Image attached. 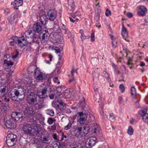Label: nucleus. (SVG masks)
Returning <instances> with one entry per match:
<instances>
[{"mask_svg":"<svg viewBox=\"0 0 148 148\" xmlns=\"http://www.w3.org/2000/svg\"><path fill=\"white\" fill-rule=\"evenodd\" d=\"M62 28L63 30H65L66 29H67L66 28V27L65 26L64 24L62 25Z\"/></svg>","mask_w":148,"mask_h":148,"instance_id":"obj_64","label":"nucleus"},{"mask_svg":"<svg viewBox=\"0 0 148 148\" xmlns=\"http://www.w3.org/2000/svg\"><path fill=\"white\" fill-rule=\"evenodd\" d=\"M51 129L52 130H55L56 129V126L55 125H53L51 127Z\"/></svg>","mask_w":148,"mask_h":148,"instance_id":"obj_57","label":"nucleus"},{"mask_svg":"<svg viewBox=\"0 0 148 148\" xmlns=\"http://www.w3.org/2000/svg\"><path fill=\"white\" fill-rule=\"evenodd\" d=\"M12 41L10 42H14L16 44L20 46L21 48L26 45L27 44V40L25 37L22 36L20 37L17 36H13L11 38Z\"/></svg>","mask_w":148,"mask_h":148,"instance_id":"obj_4","label":"nucleus"},{"mask_svg":"<svg viewBox=\"0 0 148 148\" xmlns=\"http://www.w3.org/2000/svg\"><path fill=\"white\" fill-rule=\"evenodd\" d=\"M23 130L25 134L33 136L38 135L41 132V128L38 124H26L22 127Z\"/></svg>","mask_w":148,"mask_h":148,"instance_id":"obj_1","label":"nucleus"},{"mask_svg":"<svg viewBox=\"0 0 148 148\" xmlns=\"http://www.w3.org/2000/svg\"><path fill=\"white\" fill-rule=\"evenodd\" d=\"M145 46L147 47L148 46V41H147L145 43L144 45L143 46V47L145 48Z\"/></svg>","mask_w":148,"mask_h":148,"instance_id":"obj_60","label":"nucleus"},{"mask_svg":"<svg viewBox=\"0 0 148 148\" xmlns=\"http://www.w3.org/2000/svg\"><path fill=\"white\" fill-rule=\"evenodd\" d=\"M7 91V90L5 87L3 88L0 90V97H3Z\"/></svg>","mask_w":148,"mask_h":148,"instance_id":"obj_32","label":"nucleus"},{"mask_svg":"<svg viewBox=\"0 0 148 148\" xmlns=\"http://www.w3.org/2000/svg\"><path fill=\"white\" fill-rule=\"evenodd\" d=\"M54 82L56 83H57L58 84H59L60 83V82L58 81V78L57 77H55L53 79Z\"/></svg>","mask_w":148,"mask_h":148,"instance_id":"obj_49","label":"nucleus"},{"mask_svg":"<svg viewBox=\"0 0 148 148\" xmlns=\"http://www.w3.org/2000/svg\"><path fill=\"white\" fill-rule=\"evenodd\" d=\"M131 94L133 98L134 99H136V92L135 88L134 87H132L131 89Z\"/></svg>","mask_w":148,"mask_h":148,"instance_id":"obj_30","label":"nucleus"},{"mask_svg":"<svg viewBox=\"0 0 148 148\" xmlns=\"http://www.w3.org/2000/svg\"><path fill=\"white\" fill-rule=\"evenodd\" d=\"M147 109L139 111V113L142 116L143 121L146 123H148V113H147Z\"/></svg>","mask_w":148,"mask_h":148,"instance_id":"obj_18","label":"nucleus"},{"mask_svg":"<svg viewBox=\"0 0 148 148\" xmlns=\"http://www.w3.org/2000/svg\"><path fill=\"white\" fill-rule=\"evenodd\" d=\"M134 130L131 126L129 127L127 130V133L130 135H132L133 134Z\"/></svg>","mask_w":148,"mask_h":148,"instance_id":"obj_38","label":"nucleus"},{"mask_svg":"<svg viewBox=\"0 0 148 148\" xmlns=\"http://www.w3.org/2000/svg\"><path fill=\"white\" fill-rule=\"evenodd\" d=\"M52 89L50 86H46L44 88H39L37 90V93L39 98L41 99H44L48 96L50 99L54 98L55 96V93L50 95Z\"/></svg>","mask_w":148,"mask_h":148,"instance_id":"obj_3","label":"nucleus"},{"mask_svg":"<svg viewBox=\"0 0 148 148\" xmlns=\"http://www.w3.org/2000/svg\"><path fill=\"white\" fill-rule=\"evenodd\" d=\"M26 90L21 87H17L11 91V97L12 100L19 101L23 100L25 97Z\"/></svg>","mask_w":148,"mask_h":148,"instance_id":"obj_2","label":"nucleus"},{"mask_svg":"<svg viewBox=\"0 0 148 148\" xmlns=\"http://www.w3.org/2000/svg\"><path fill=\"white\" fill-rule=\"evenodd\" d=\"M123 52H125L126 55V56L127 57V59L128 60L127 64L128 65H130V64L131 63V62L132 61V59L131 58L129 57H128V53H127L126 51L124 49H123Z\"/></svg>","mask_w":148,"mask_h":148,"instance_id":"obj_35","label":"nucleus"},{"mask_svg":"<svg viewBox=\"0 0 148 148\" xmlns=\"http://www.w3.org/2000/svg\"><path fill=\"white\" fill-rule=\"evenodd\" d=\"M47 114L51 116H53L54 115V112L52 110H48L47 111Z\"/></svg>","mask_w":148,"mask_h":148,"instance_id":"obj_42","label":"nucleus"},{"mask_svg":"<svg viewBox=\"0 0 148 148\" xmlns=\"http://www.w3.org/2000/svg\"><path fill=\"white\" fill-rule=\"evenodd\" d=\"M121 34L123 38L127 41H128V33L127 29L122 25L121 30Z\"/></svg>","mask_w":148,"mask_h":148,"instance_id":"obj_21","label":"nucleus"},{"mask_svg":"<svg viewBox=\"0 0 148 148\" xmlns=\"http://www.w3.org/2000/svg\"><path fill=\"white\" fill-rule=\"evenodd\" d=\"M11 58L12 57H11L9 54H7L5 56H4V60L5 59H10V58Z\"/></svg>","mask_w":148,"mask_h":148,"instance_id":"obj_50","label":"nucleus"},{"mask_svg":"<svg viewBox=\"0 0 148 148\" xmlns=\"http://www.w3.org/2000/svg\"><path fill=\"white\" fill-rule=\"evenodd\" d=\"M78 114L80 116V118L78 119L77 123L78 124H79L80 125H82L86 119L88 113L87 112L84 113L83 112H78L77 114Z\"/></svg>","mask_w":148,"mask_h":148,"instance_id":"obj_12","label":"nucleus"},{"mask_svg":"<svg viewBox=\"0 0 148 148\" xmlns=\"http://www.w3.org/2000/svg\"><path fill=\"white\" fill-rule=\"evenodd\" d=\"M73 122V121H72L70 120L68 124L64 127V129L66 130H67L70 129Z\"/></svg>","mask_w":148,"mask_h":148,"instance_id":"obj_37","label":"nucleus"},{"mask_svg":"<svg viewBox=\"0 0 148 148\" xmlns=\"http://www.w3.org/2000/svg\"><path fill=\"white\" fill-rule=\"evenodd\" d=\"M61 86H58L56 88V89L54 90V93L55 94V97H59L62 95V94L60 92L61 90Z\"/></svg>","mask_w":148,"mask_h":148,"instance_id":"obj_27","label":"nucleus"},{"mask_svg":"<svg viewBox=\"0 0 148 148\" xmlns=\"http://www.w3.org/2000/svg\"><path fill=\"white\" fill-rule=\"evenodd\" d=\"M24 112L25 115L27 114L29 116H33L36 119H38L41 115L39 113L37 112L34 110L32 107H25L24 110Z\"/></svg>","mask_w":148,"mask_h":148,"instance_id":"obj_5","label":"nucleus"},{"mask_svg":"<svg viewBox=\"0 0 148 148\" xmlns=\"http://www.w3.org/2000/svg\"><path fill=\"white\" fill-rule=\"evenodd\" d=\"M96 137L92 136L89 138L85 143V147L86 148H91L96 143Z\"/></svg>","mask_w":148,"mask_h":148,"instance_id":"obj_14","label":"nucleus"},{"mask_svg":"<svg viewBox=\"0 0 148 148\" xmlns=\"http://www.w3.org/2000/svg\"><path fill=\"white\" fill-rule=\"evenodd\" d=\"M4 63L5 64H6L8 66L10 67L12 66L14 64L13 62L10 60V59L4 60Z\"/></svg>","mask_w":148,"mask_h":148,"instance_id":"obj_31","label":"nucleus"},{"mask_svg":"<svg viewBox=\"0 0 148 148\" xmlns=\"http://www.w3.org/2000/svg\"><path fill=\"white\" fill-rule=\"evenodd\" d=\"M32 28L36 33H40L42 30V28L40 24L38 23H36L34 24Z\"/></svg>","mask_w":148,"mask_h":148,"instance_id":"obj_19","label":"nucleus"},{"mask_svg":"<svg viewBox=\"0 0 148 148\" xmlns=\"http://www.w3.org/2000/svg\"><path fill=\"white\" fill-rule=\"evenodd\" d=\"M47 15L49 20L51 21H53L56 17L57 13L54 10H50L48 11Z\"/></svg>","mask_w":148,"mask_h":148,"instance_id":"obj_16","label":"nucleus"},{"mask_svg":"<svg viewBox=\"0 0 148 148\" xmlns=\"http://www.w3.org/2000/svg\"><path fill=\"white\" fill-rule=\"evenodd\" d=\"M111 14V11L109 10L108 9H107L106 10L105 12V15L106 16H108L109 15Z\"/></svg>","mask_w":148,"mask_h":148,"instance_id":"obj_46","label":"nucleus"},{"mask_svg":"<svg viewBox=\"0 0 148 148\" xmlns=\"http://www.w3.org/2000/svg\"><path fill=\"white\" fill-rule=\"evenodd\" d=\"M38 95L32 92L30 93L29 92L27 94V101L28 103L31 105H34L37 102Z\"/></svg>","mask_w":148,"mask_h":148,"instance_id":"obj_9","label":"nucleus"},{"mask_svg":"<svg viewBox=\"0 0 148 148\" xmlns=\"http://www.w3.org/2000/svg\"><path fill=\"white\" fill-rule=\"evenodd\" d=\"M23 4V1L22 0H15L11 3L12 5L15 6L14 8L16 10H18V7L22 5Z\"/></svg>","mask_w":148,"mask_h":148,"instance_id":"obj_24","label":"nucleus"},{"mask_svg":"<svg viewBox=\"0 0 148 148\" xmlns=\"http://www.w3.org/2000/svg\"><path fill=\"white\" fill-rule=\"evenodd\" d=\"M56 121V120L53 118L50 117L47 120V122L49 125H51L54 123Z\"/></svg>","mask_w":148,"mask_h":148,"instance_id":"obj_39","label":"nucleus"},{"mask_svg":"<svg viewBox=\"0 0 148 148\" xmlns=\"http://www.w3.org/2000/svg\"><path fill=\"white\" fill-rule=\"evenodd\" d=\"M53 106L59 112L63 111L66 108L65 103L62 100L54 102Z\"/></svg>","mask_w":148,"mask_h":148,"instance_id":"obj_10","label":"nucleus"},{"mask_svg":"<svg viewBox=\"0 0 148 148\" xmlns=\"http://www.w3.org/2000/svg\"><path fill=\"white\" fill-rule=\"evenodd\" d=\"M69 18L70 19V21L74 23L75 22V20L73 19L71 17H69Z\"/></svg>","mask_w":148,"mask_h":148,"instance_id":"obj_62","label":"nucleus"},{"mask_svg":"<svg viewBox=\"0 0 148 148\" xmlns=\"http://www.w3.org/2000/svg\"><path fill=\"white\" fill-rule=\"evenodd\" d=\"M0 108L1 111H5L6 110V108L4 105H2L0 106Z\"/></svg>","mask_w":148,"mask_h":148,"instance_id":"obj_48","label":"nucleus"},{"mask_svg":"<svg viewBox=\"0 0 148 148\" xmlns=\"http://www.w3.org/2000/svg\"><path fill=\"white\" fill-rule=\"evenodd\" d=\"M53 57V56L51 54H50L49 55V60L50 62H51L52 61V60Z\"/></svg>","mask_w":148,"mask_h":148,"instance_id":"obj_55","label":"nucleus"},{"mask_svg":"<svg viewBox=\"0 0 148 148\" xmlns=\"http://www.w3.org/2000/svg\"><path fill=\"white\" fill-rule=\"evenodd\" d=\"M26 37H30L33 39L34 42H36L39 37L38 35L36 34V32L32 28H29L25 33Z\"/></svg>","mask_w":148,"mask_h":148,"instance_id":"obj_6","label":"nucleus"},{"mask_svg":"<svg viewBox=\"0 0 148 148\" xmlns=\"http://www.w3.org/2000/svg\"><path fill=\"white\" fill-rule=\"evenodd\" d=\"M12 15L10 16H8V20L9 22L11 24H13L16 19V18L18 16L19 17L21 16V15L17 12H14L13 14V16Z\"/></svg>","mask_w":148,"mask_h":148,"instance_id":"obj_17","label":"nucleus"},{"mask_svg":"<svg viewBox=\"0 0 148 148\" xmlns=\"http://www.w3.org/2000/svg\"><path fill=\"white\" fill-rule=\"evenodd\" d=\"M145 64L144 62H140V65L141 66H143L145 65Z\"/></svg>","mask_w":148,"mask_h":148,"instance_id":"obj_61","label":"nucleus"},{"mask_svg":"<svg viewBox=\"0 0 148 148\" xmlns=\"http://www.w3.org/2000/svg\"><path fill=\"white\" fill-rule=\"evenodd\" d=\"M112 65L113 67V69L114 70V71L115 70L118 69V67L117 65H116L114 63L112 64Z\"/></svg>","mask_w":148,"mask_h":148,"instance_id":"obj_52","label":"nucleus"},{"mask_svg":"<svg viewBox=\"0 0 148 148\" xmlns=\"http://www.w3.org/2000/svg\"><path fill=\"white\" fill-rule=\"evenodd\" d=\"M85 99L84 97H83L82 99L80 101V105L82 106L83 108V110H84L85 111H88V106L86 105L85 103Z\"/></svg>","mask_w":148,"mask_h":148,"instance_id":"obj_29","label":"nucleus"},{"mask_svg":"<svg viewBox=\"0 0 148 148\" xmlns=\"http://www.w3.org/2000/svg\"><path fill=\"white\" fill-rule=\"evenodd\" d=\"M11 118L12 120L18 122H21L23 120L22 114L19 112H12L11 114Z\"/></svg>","mask_w":148,"mask_h":148,"instance_id":"obj_11","label":"nucleus"},{"mask_svg":"<svg viewBox=\"0 0 148 148\" xmlns=\"http://www.w3.org/2000/svg\"><path fill=\"white\" fill-rule=\"evenodd\" d=\"M139 9L140 10L138 12V14L140 16H143L145 15V13L147 11L146 8L143 6H141L139 7Z\"/></svg>","mask_w":148,"mask_h":148,"instance_id":"obj_22","label":"nucleus"},{"mask_svg":"<svg viewBox=\"0 0 148 148\" xmlns=\"http://www.w3.org/2000/svg\"><path fill=\"white\" fill-rule=\"evenodd\" d=\"M90 37L91 40L92 42L94 41L95 40V35L94 32H92L91 33Z\"/></svg>","mask_w":148,"mask_h":148,"instance_id":"obj_47","label":"nucleus"},{"mask_svg":"<svg viewBox=\"0 0 148 148\" xmlns=\"http://www.w3.org/2000/svg\"><path fill=\"white\" fill-rule=\"evenodd\" d=\"M43 99H41L38 100V102L36 103L35 105V108L37 110H39L42 108L44 107V101Z\"/></svg>","mask_w":148,"mask_h":148,"instance_id":"obj_26","label":"nucleus"},{"mask_svg":"<svg viewBox=\"0 0 148 148\" xmlns=\"http://www.w3.org/2000/svg\"><path fill=\"white\" fill-rule=\"evenodd\" d=\"M103 74L105 77L106 79L108 82L110 83V86H111L110 83V80L108 74L106 71H104L103 73Z\"/></svg>","mask_w":148,"mask_h":148,"instance_id":"obj_33","label":"nucleus"},{"mask_svg":"<svg viewBox=\"0 0 148 148\" xmlns=\"http://www.w3.org/2000/svg\"><path fill=\"white\" fill-rule=\"evenodd\" d=\"M49 138L48 137L45 136L43 138V141L45 143H49Z\"/></svg>","mask_w":148,"mask_h":148,"instance_id":"obj_44","label":"nucleus"},{"mask_svg":"<svg viewBox=\"0 0 148 148\" xmlns=\"http://www.w3.org/2000/svg\"><path fill=\"white\" fill-rule=\"evenodd\" d=\"M12 119H9L5 121V124L7 127L9 128H14L15 127L14 123Z\"/></svg>","mask_w":148,"mask_h":148,"instance_id":"obj_20","label":"nucleus"},{"mask_svg":"<svg viewBox=\"0 0 148 148\" xmlns=\"http://www.w3.org/2000/svg\"><path fill=\"white\" fill-rule=\"evenodd\" d=\"M118 99L119 101V103L120 104L122 103L123 101V99L122 97L121 96L119 97L118 98Z\"/></svg>","mask_w":148,"mask_h":148,"instance_id":"obj_51","label":"nucleus"},{"mask_svg":"<svg viewBox=\"0 0 148 148\" xmlns=\"http://www.w3.org/2000/svg\"><path fill=\"white\" fill-rule=\"evenodd\" d=\"M10 12V10L9 9H6L4 11V13L5 14H7Z\"/></svg>","mask_w":148,"mask_h":148,"instance_id":"obj_54","label":"nucleus"},{"mask_svg":"<svg viewBox=\"0 0 148 148\" xmlns=\"http://www.w3.org/2000/svg\"><path fill=\"white\" fill-rule=\"evenodd\" d=\"M71 148H83V147H77L76 146H75L73 145H71Z\"/></svg>","mask_w":148,"mask_h":148,"instance_id":"obj_58","label":"nucleus"},{"mask_svg":"<svg viewBox=\"0 0 148 148\" xmlns=\"http://www.w3.org/2000/svg\"><path fill=\"white\" fill-rule=\"evenodd\" d=\"M3 98L4 99V101H10V99L9 97L7 98L6 97H3Z\"/></svg>","mask_w":148,"mask_h":148,"instance_id":"obj_56","label":"nucleus"},{"mask_svg":"<svg viewBox=\"0 0 148 148\" xmlns=\"http://www.w3.org/2000/svg\"><path fill=\"white\" fill-rule=\"evenodd\" d=\"M118 40L116 37H114L112 35V47L115 48L118 46Z\"/></svg>","mask_w":148,"mask_h":148,"instance_id":"obj_28","label":"nucleus"},{"mask_svg":"<svg viewBox=\"0 0 148 148\" xmlns=\"http://www.w3.org/2000/svg\"><path fill=\"white\" fill-rule=\"evenodd\" d=\"M100 10L98 11L96 13V14L95 17V19L96 21H98L100 17Z\"/></svg>","mask_w":148,"mask_h":148,"instance_id":"obj_40","label":"nucleus"},{"mask_svg":"<svg viewBox=\"0 0 148 148\" xmlns=\"http://www.w3.org/2000/svg\"><path fill=\"white\" fill-rule=\"evenodd\" d=\"M70 91L69 90H66L64 92V94L65 97H69L70 96Z\"/></svg>","mask_w":148,"mask_h":148,"instance_id":"obj_41","label":"nucleus"},{"mask_svg":"<svg viewBox=\"0 0 148 148\" xmlns=\"http://www.w3.org/2000/svg\"><path fill=\"white\" fill-rule=\"evenodd\" d=\"M17 140L16 136L12 133L8 134L6 137V143L9 147L14 146Z\"/></svg>","mask_w":148,"mask_h":148,"instance_id":"obj_7","label":"nucleus"},{"mask_svg":"<svg viewBox=\"0 0 148 148\" xmlns=\"http://www.w3.org/2000/svg\"><path fill=\"white\" fill-rule=\"evenodd\" d=\"M75 70L74 69V67L72 68V69L71 71V74L72 75V77L73 76V73L74 72H75Z\"/></svg>","mask_w":148,"mask_h":148,"instance_id":"obj_59","label":"nucleus"},{"mask_svg":"<svg viewBox=\"0 0 148 148\" xmlns=\"http://www.w3.org/2000/svg\"><path fill=\"white\" fill-rule=\"evenodd\" d=\"M89 38V36H86L84 35H84L81 36V38L82 41H83L85 39Z\"/></svg>","mask_w":148,"mask_h":148,"instance_id":"obj_45","label":"nucleus"},{"mask_svg":"<svg viewBox=\"0 0 148 148\" xmlns=\"http://www.w3.org/2000/svg\"><path fill=\"white\" fill-rule=\"evenodd\" d=\"M114 71L115 74H119L120 73V72L118 69L115 70Z\"/></svg>","mask_w":148,"mask_h":148,"instance_id":"obj_63","label":"nucleus"},{"mask_svg":"<svg viewBox=\"0 0 148 148\" xmlns=\"http://www.w3.org/2000/svg\"><path fill=\"white\" fill-rule=\"evenodd\" d=\"M74 2L73 0H68V4L70 5L71 8L70 9V11L73 12L75 8V5L73 3Z\"/></svg>","mask_w":148,"mask_h":148,"instance_id":"obj_34","label":"nucleus"},{"mask_svg":"<svg viewBox=\"0 0 148 148\" xmlns=\"http://www.w3.org/2000/svg\"><path fill=\"white\" fill-rule=\"evenodd\" d=\"M92 132L94 133H97L99 132L100 129L98 125L96 123L92 124L91 125Z\"/></svg>","mask_w":148,"mask_h":148,"instance_id":"obj_25","label":"nucleus"},{"mask_svg":"<svg viewBox=\"0 0 148 148\" xmlns=\"http://www.w3.org/2000/svg\"><path fill=\"white\" fill-rule=\"evenodd\" d=\"M40 20L42 25H45L47 23V22L48 20V18L45 14L44 12V13L40 14Z\"/></svg>","mask_w":148,"mask_h":148,"instance_id":"obj_23","label":"nucleus"},{"mask_svg":"<svg viewBox=\"0 0 148 148\" xmlns=\"http://www.w3.org/2000/svg\"><path fill=\"white\" fill-rule=\"evenodd\" d=\"M19 54V53L17 50H15L12 54V58L13 59H16L18 57Z\"/></svg>","mask_w":148,"mask_h":148,"instance_id":"obj_36","label":"nucleus"},{"mask_svg":"<svg viewBox=\"0 0 148 148\" xmlns=\"http://www.w3.org/2000/svg\"><path fill=\"white\" fill-rule=\"evenodd\" d=\"M89 130V128L88 127H84V129L82 130L81 127H79L76 130L75 132V135L77 138L84 136L88 133Z\"/></svg>","mask_w":148,"mask_h":148,"instance_id":"obj_8","label":"nucleus"},{"mask_svg":"<svg viewBox=\"0 0 148 148\" xmlns=\"http://www.w3.org/2000/svg\"><path fill=\"white\" fill-rule=\"evenodd\" d=\"M50 34L48 31H44L39 36L41 42L42 43H45L49 40Z\"/></svg>","mask_w":148,"mask_h":148,"instance_id":"obj_13","label":"nucleus"},{"mask_svg":"<svg viewBox=\"0 0 148 148\" xmlns=\"http://www.w3.org/2000/svg\"><path fill=\"white\" fill-rule=\"evenodd\" d=\"M119 88L122 93L125 90V87L123 84H121L119 86Z\"/></svg>","mask_w":148,"mask_h":148,"instance_id":"obj_43","label":"nucleus"},{"mask_svg":"<svg viewBox=\"0 0 148 148\" xmlns=\"http://www.w3.org/2000/svg\"><path fill=\"white\" fill-rule=\"evenodd\" d=\"M127 16L129 18H131L133 16L132 14L130 12H127Z\"/></svg>","mask_w":148,"mask_h":148,"instance_id":"obj_53","label":"nucleus"},{"mask_svg":"<svg viewBox=\"0 0 148 148\" xmlns=\"http://www.w3.org/2000/svg\"><path fill=\"white\" fill-rule=\"evenodd\" d=\"M34 76V78L37 80H40L44 79V80L46 79V77L43 75V73L38 69H35V70Z\"/></svg>","mask_w":148,"mask_h":148,"instance_id":"obj_15","label":"nucleus"}]
</instances>
